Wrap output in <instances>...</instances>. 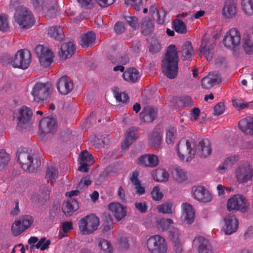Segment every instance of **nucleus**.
Wrapping results in <instances>:
<instances>
[{"mask_svg":"<svg viewBox=\"0 0 253 253\" xmlns=\"http://www.w3.org/2000/svg\"><path fill=\"white\" fill-rule=\"evenodd\" d=\"M178 60L175 45L170 44L167 48L161 65L163 73L168 78L172 79L176 77L178 73Z\"/></svg>","mask_w":253,"mask_h":253,"instance_id":"f257e3e1","label":"nucleus"},{"mask_svg":"<svg viewBox=\"0 0 253 253\" xmlns=\"http://www.w3.org/2000/svg\"><path fill=\"white\" fill-rule=\"evenodd\" d=\"M17 158L21 168L25 171L34 172L41 167L40 157L31 149H19L17 152Z\"/></svg>","mask_w":253,"mask_h":253,"instance_id":"f03ea898","label":"nucleus"},{"mask_svg":"<svg viewBox=\"0 0 253 253\" xmlns=\"http://www.w3.org/2000/svg\"><path fill=\"white\" fill-rule=\"evenodd\" d=\"M6 58L8 63H11L14 68L24 70L27 69L31 62V54L26 49L19 50L13 57L7 55Z\"/></svg>","mask_w":253,"mask_h":253,"instance_id":"7ed1b4c3","label":"nucleus"},{"mask_svg":"<svg viewBox=\"0 0 253 253\" xmlns=\"http://www.w3.org/2000/svg\"><path fill=\"white\" fill-rule=\"evenodd\" d=\"M192 144L195 146V141L191 138L188 139L182 138L179 141L177 145V152L180 160L189 162L194 158L196 150L191 147Z\"/></svg>","mask_w":253,"mask_h":253,"instance_id":"20e7f679","label":"nucleus"},{"mask_svg":"<svg viewBox=\"0 0 253 253\" xmlns=\"http://www.w3.org/2000/svg\"><path fill=\"white\" fill-rule=\"evenodd\" d=\"M14 19L19 27L23 29L30 28L35 22L33 13L26 7L18 8L14 14Z\"/></svg>","mask_w":253,"mask_h":253,"instance_id":"39448f33","label":"nucleus"},{"mask_svg":"<svg viewBox=\"0 0 253 253\" xmlns=\"http://www.w3.org/2000/svg\"><path fill=\"white\" fill-rule=\"evenodd\" d=\"M99 225V218L95 214H91L81 218L79 228L83 235H88L97 230Z\"/></svg>","mask_w":253,"mask_h":253,"instance_id":"423d86ee","label":"nucleus"},{"mask_svg":"<svg viewBox=\"0 0 253 253\" xmlns=\"http://www.w3.org/2000/svg\"><path fill=\"white\" fill-rule=\"evenodd\" d=\"M147 246L151 253H166L168 250L166 240L159 235L151 236L147 241Z\"/></svg>","mask_w":253,"mask_h":253,"instance_id":"0eeeda50","label":"nucleus"},{"mask_svg":"<svg viewBox=\"0 0 253 253\" xmlns=\"http://www.w3.org/2000/svg\"><path fill=\"white\" fill-rule=\"evenodd\" d=\"M249 205L245 197L240 194H236L228 200L227 209L229 211L235 210L245 212L248 211Z\"/></svg>","mask_w":253,"mask_h":253,"instance_id":"6e6552de","label":"nucleus"},{"mask_svg":"<svg viewBox=\"0 0 253 253\" xmlns=\"http://www.w3.org/2000/svg\"><path fill=\"white\" fill-rule=\"evenodd\" d=\"M50 89L51 85L48 83L36 84L32 91L35 101L40 102L46 100L49 95Z\"/></svg>","mask_w":253,"mask_h":253,"instance_id":"1a4fd4ad","label":"nucleus"},{"mask_svg":"<svg viewBox=\"0 0 253 253\" xmlns=\"http://www.w3.org/2000/svg\"><path fill=\"white\" fill-rule=\"evenodd\" d=\"M35 52L39 57L41 65L44 67H47L53 61V53L48 48L42 45H38L35 48Z\"/></svg>","mask_w":253,"mask_h":253,"instance_id":"9d476101","label":"nucleus"},{"mask_svg":"<svg viewBox=\"0 0 253 253\" xmlns=\"http://www.w3.org/2000/svg\"><path fill=\"white\" fill-rule=\"evenodd\" d=\"M241 34L236 28H231L224 35L223 43L230 49H234L238 46L241 41Z\"/></svg>","mask_w":253,"mask_h":253,"instance_id":"9b49d317","label":"nucleus"},{"mask_svg":"<svg viewBox=\"0 0 253 253\" xmlns=\"http://www.w3.org/2000/svg\"><path fill=\"white\" fill-rule=\"evenodd\" d=\"M193 246L197 253H213V249L208 240L202 236L195 237Z\"/></svg>","mask_w":253,"mask_h":253,"instance_id":"f8f14e48","label":"nucleus"},{"mask_svg":"<svg viewBox=\"0 0 253 253\" xmlns=\"http://www.w3.org/2000/svg\"><path fill=\"white\" fill-rule=\"evenodd\" d=\"M224 225L223 229L225 234L231 235L236 232L239 227L238 220L236 216L230 213L224 218Z\"/></svg>","mask_w":253,"mask_h":253,"instance_id":"ddd939ff","label":"nucleus"},{"mask_svg":"<svg viewBox=\"0 0 253 253\" xmlns=\"http://www.w3.org/2000/svg\"><path fill=\"white\" fill-rule=\"evenodd\" d=\"M56 120L52 118H43L39 124V131L41 134L53 133L56 129Z\"/></svg>","mask_w":253,"mask_h":253,"instance_id":"4468645a","label":"nucleus"},{"mask_svg":"<svg viewBox=\"0 0 253 253\" xmlns=\"http://www.w3.org/2000/svg\"><path fill=\"white\" fill-rule=\"evenodd\" d=\"M236 175L239 182H246L253 177L252 169L248 164L240 166L236 170Z\"/></svg>","mask_w":253,"mask_h":253,"instance_id":"2eb2a0df","label":"nucleus"},{"mask_svg":"<svg viewBox=\"0 0 253 253\" xmlns=\"http://www.w3.org/2000/svg\"><path fill=\"white\" fill-rule=\"evenodd\" d=\"M221 81L220 73L218 71H213L209 73L208 76L202 79V87L206 89H209L219 84Z\"/></svg>","mask_w":253,"mask_h":253,"instance_id":"dca6fc26","label":"nucleus"},{"mask_svg":"<svg viewBox=\"0 0 253 253\" xmlns=\"http://www.w3.org/2000/svg\"><path fill=\"white\" fill-rule=\"evenodd\" d=\"M57 88L61 94L66 95L73 89V82L70 77L63 76L58 80Z\"/></svg>","mask_w":253,"mask_h":253,"instance_id":"f3484780","label":"nucleus"},{"mask_svg":"<svg viewBox=\"0 0 253 253\" xmlns=\"http://www.w3.org/2000/svg\"><path fill=\"white\" fill-rule=\"evenodd\" d=\"M195 148L201 158H206L209 156L212 152L211 143L208 139H199L198 143L195 145Z\"/></svg>","mask_w":253,"mask_h":253,"instance_id":"a211bd4d","label":"nucleus"},{"mask_svg":"<svg viewBox=\"0 0 253 253\" xmlns=\"http://www.w3.org/2000/svg\"><path fill=\"white\" fill-rule=\"evenodd\" d=\"M237 3L234 0H226L222 10L223 16L226 19H233L237 12Z\"/></svg>","mask_w":253,"mask_h":253,"instance_id":"6ab92c4d","label":"nucleus"},{"mask_svg":"<svg viewBox=\"0 0 253 253\" xmlns=\"http://www.w3.org/2000/svg\"><path fill=\"white\" fill-rule=\"evenodd\" d=\"M193 194L197 201L208 203L212 199L211 194L203 186H195L193 188Z\"/></svg>","mask_w":253,"mask_h":253,"instance_id":"aec40b11","label":"nucleus"},{"mask_svg":"<svg viewBox=\"0 0 253 253\" xmlns=\"http://www.w3.org/2000/svg\"><path fill=\"white\" fill-rule=\"evenodd\" d=\"M214 42H211L206 40H203L198 49L200 53H203L208 61H211L214 54Z\"/></svg>","mask_w":253,"mask_h":253,"instance_id":"412c9836","label":"nucleus"},{"mask_svg":"<svg viewBox=\"0 0 253 253\" xmlns=\"http://www.w3.org/2000/svg\"><path fill=\"white\" fill-rule=\"evenodd\" d=\"M157 116V111L152 106H147L144 107L139 114L140 119L145 123L153 122Z\"/></svg>","mask_w":253,"mask_h":253,"instance_id":"4be33fe9","label":"nucleus"},{"mask_svg":"<svg viewBox=\"0 0 253 253\" xmlns=\"http://www.w3.org/2000/svg\"><path fill=\"white\" fill-rule=\"evenodd\" d=\"M138 137L137 128L134 127L129 128L126 131L125 139L122 143V149H127Z\"/></svg>","mask_w":253,"mask_h":253,"instance_id":"5701e85b","label":"nucleus"},{"mask_svg":"<svg viewBox=\"0 0 253 253\" xmlns=\"http://www.w3.org/2000/svg\"><path fill=\"white\" fill-rule=\"evenodd\" d=\"M32 114L31 110L26 106L20 108L17 117V127H21L22 125L29 123L31 120Z\"/></svg>","mask_w":253,"mask_h":253,"instance_id":"b1692460","label":"nucleus"},{"mask_svg":"<svg viewBox=\"0 0 253 253\" xmlns=\"http://www.w3.org/2000/svg\"><path fill=\"white\" fill-rule=\"evenodd\" d=\"M239 127L246 135H253V117H247L241 120L238 123Z\"/></svg>","mask_w":253,"mask_h":253,"instance_id":"393cba45","label":"nucleus"},{"mask_svg":"<svg viewBox=\"0 0 253 253\" xmlns=\"http://www.w3.org/2000/svg\"><path fill=\"white\" fill-rule=\"evenodd\" d=\"M108 208L118 221L121 220L126 214V207L119 203H110L108 205Z\"/></svg>","mask_w":253,"mask_h":253,"instance_id":"a878e982","label":"nucleus"},{"mask_svg":"<svg viewBox=\"0 0 253 253\" xmlns=\"http://www.w3.org/2000/svg\"><path fill=\"white\" fill-rule=\"evenodd\" d=\"M137 164L145 167L154 168L158 165L159 160L154 155H144L138 159Z\"/></svg>","mask_w":253,"mask_h":253,"instance_id":"bb28decb","label":"nucleus"},{"mask_svg":"<svg viewBox=\"0 0 253 253\" xmlns=\"http://www.w3.org/2000/svg\"><path fill=\"white\" fill-rule=\"evenodd\" d=\"M76 48L72 42H68L62 44L59 51L60 57L63 59L70 58L74 53Z\"/></svg>","mask_w":253,"mask_h":253,"instance_id":"cd10ccee","label":"nucleus"},{"mask_svg":"<svg viewBox=\"0 0 253 253\" xmlns=\"http://www.w3.org/2000/svg\"><path fill=\"white\" fill-rule=\"evenodd\" d=\"M79 208L77 201L74 198H70L63 205L62 210L66 216H71Z\"/></svg>","mask_w":253,"mask_h":253,"instance_id":"c85d7f7f","label":"nucleus"},{"mask_svg":"<svg viewBox=\"0 0 253 253\" xmlns=\"http://www.w3.org/2000/svg\"><path fill=\"white\" fill-rule=\"evenodd\" d=\"M183 210V215L184 222L190 224L192 223L195 219V212L192 207L187 203H183L182 205Z\"/></svg>","mask_w":253,"mask_h":253,"instance_id":"c756f323","label":"nucleus"},{"mask_svg":"<svg viewBox=\"0 0 253 253\" xmlns=\"http://www.w3.org/2000/svg\"><path fill=\"white\" fill-rule=\"evenodd\" d=\"M124 79L128 82L135 83L140 77L139 72L134 68H129L123 73Z\"/></svg>","mask_w":253,"mask_h":253,"instance_id":"7c9ffc66","label":"nucleus"},{"mask_svg":"<svg viewBox=\"0 0 253 253\" xmlns=\"http://www.w3.org/2000/svg\"><path fill=\"white\" fill-rule=\"evenodd\" d=\"M193 52V48L191 43L189 41L185 42L181 47L182 60L185 61H187V63L190 62Z\"/></svg>","mask_w":253,"mask_h":253,"instance_id":"2f4dec72","label":"nucleus"},{"mask_svg":"<svg viewBox=\"0 0 253 253\" xmlns=\"http://www.w3.org/2000/svg\"><path fill=\"white\" fill-rule=\"evenodd\" d=\"M81 38V45L82 47L87 48L91 46L94 43L96 36L93 32L90 31L82 35Z\"/></svg>","mask_w":253,"mask_h":253,"instance_id":"473e14b6","label":"nucleus"},{"mask_svg":"<svg viewBox=\"0 0 253 253\" xmlns=\"http://www.w3.org/2000/svg\"><path fill=\"white\" fill-rule=\"evenodd\" d=\"M154 29V23L151 19L148 17L143 18L141 24V33L144 35H147L152 33Z\"/></svg>","mask_w":253,"mask_h":253,"instance_id":"72a5a7b5","label":"nucleus"},{"mask_svg":"<svg viewBox=\"0 0 253 253\" xmlns=\"http://www.w3.org/2000/svg\"><path fill=\"white\" fill-rule=\"evenodd\" d=\"M154 179L156 181L164 182L169 180V172L164 169L158 168L153 172L152 174Z\"/></svg>","mask_w":253,"mask_h":253,"instance_id":"f704fd0d","label":"nucleus"},{"mask_svg":"<svg viewBox=\"0 0 253 253\" xmlns=\"http://www.w3.org/2000/svg\"><path fill=\"white\" fill-rule=\"evenodd\" d=\"M48 35L58 41H62L64 39L65 36L61 27H51L48 30Z\"/></svg>","mask_w":253,"mask_h":253,"instance_id":"c9c22d12","label":"nucleus"},{"mask_svg":"<svg viewBox=\"0 0 253 253\" xmlns=\"http://www.w3.org/2000/svg\"><path fill=\"white\" fill-rule=\"evenodd\" d=\"M149 142L154 148H160L162 143V134L158 131H154L149 137Z\"/></svg>","mask_w":253,"mask_h":253,"instance_id":"e433bc0d","label":"nucleus"},{"mask_svg":"<svg viewBox=\"0 0 253 253\" xmlns=\"http://www.w3.org/2000/svg\"><path fill=\"white\" fill-rule=\"evenodd\" d=\"M58 171L57 169L52 166H48L46 169L45 178L47 182L52 185L58 177Z\"/></svg>","mask_w":253,"mask_h":253,"instance_id":"4c0bfd02","label":"nucleus"},{"mask_svg":"<svg viewBox=\"0 0 253 253\" xmlns=\"http://www.w3.org/2000/svg\"><path fill=\"white\" fill-rule=\"evenodd\" d=\"M139 173L138 171H134L132 173L130 177L131 182L135 185L136 189V193L139 195H142L145 193V188L140 185V181L138 178Z\"/></svg>","mask_w":253,"mask_h":253,"instance_id":"58836bf2","label":"nucleus"},{"mask_svg":"<svg viewBox=\"0 0 253 253\" xmlns=\"http://www.w3.org/2000/svg\"><path fill=\"white\" fill-rule=\"evenodd\" d=\"M98 245L103 253H112L113 252V247L107 240L99 238Z\"/></svg>","mask_w":253,"mask_h":253,"instance_id":"ea45409f","label":"nucleus"},{"mask_svg":"<svg viewBox=\"0 0 253 253\" xmlns=\"http://www.w3.org/2000/svg\"><path fill=\"white\" fill-rule=\"evenodd\" d=\"M241 6L246 14L253 15V0H242Z\"/></svg>","mask_w":253,"mask_h":253,"instance_id":"a19ab883","label":"nucleus"},{"mask_svg":"<svg viewBox=\"0 0 253 253\" xmlns=\"http://www.w3.org/2000/svg\"><path fill=\"white\" fill-rule=\"evenodd\" d=\"M157 209L159 212L164 214L171 213L174 210L173 204L169 202L158 206Z\"/></svg>","mask_w":253,"mask_h":253,"instance_id":"79ce46f5","label":"nucleus"},{"mask_svg":"<svg viewBox=\"0 0 253 253\" xmlns=\"http://www.w3.org/2000/svg\"><path fill=\"white\" fill-rule=\"evenodd\" d=\"M173 26L176 32L184 34L187 32L186 26L183 21L179 19L173 21Z\"/></svg>","mask_w":253,"mask_h":253,"instance_id":"37998d69","label":"nucleus"},{"mask_svg":"<svg viewBox=\"0 0 253 253\" xmlns=\"http://www.w3.org/2000/svg\"><path fill=\"white\" fill-rule=\"evenodd\" d=\"M148 48L150 52L155 53L159 52L161 49V45L157 39L152 38L148 42Z\"/></svg>","mask_w":253,"mask_h":253,"instance_id":"c03bdc74","label":"nucleus"},{"mask_svg":"<svg viewBox=\"0 0 253 253\" xmlns=\"http://www.w3.org/2000/svg\"><path fill=\"white\" fill-rule=\"evenodd\" d=\"M10 156L4 149L0 150V170L7 167L10 160Z\"/></svg>","mask_w":253,"mask_h":253,"instance_id":"a18cd8bd","label":"nucleus"},{"mask_svg":"<svg viewBox=\"0 0 253 253\" xmlns=\"http://www.w3.org/2000/svg\"><path fill=\"white\" fill-rule=\"evenodd\" d=\"M103 231L108 232L113 228V219L110 214L106 213H104L103 215Z\"/></svg>","mask_w":253,"mask_h":253,"instance_id":"49530a36","label":"nucleus"},{"mask_svg":"<svg viewBox=\"0 0 253 253\" xmlns=\"http://www.w3.org/2000/svg\"><path fill=\"white\" fill-rule=\"evenodd\" d=\"M238 156H230L227 158L224 161L222 165L219 166L218 168L221 169H227L229 167H231L234 165L238 160Z\"/></svg>","mask_w":253,"mask_h":253,"instance_id":"de8ad7c7","label":"nucleus"},{"mask_svg":"<svg viewBox=\"0 0 253 253\" xmlns=\"http://www.w3.org/2000/svg\"><path fill=\"white\" fill-rule=\"evenodd\" d=\"M50 244V241L49 240H47L45 238L43 237L41 239L36 245H31L30 248L32 249L35 247L37 249H40L41 251H43L47 249Z\"/></svg>","mask_w":253,"mask_h":253,"instance_id":"09e8293b","label":"nucleus"},{"mask_svg":"<svg viewBox=\"0 0 253 253\" xmlns=\"http://www.w3.org/2000/svg\"><path fill=\"white\" fill-rule=\"evenodd\" d=\"M173 223L172 219L170 218L161 219L157 221V226L159 229L165 231L169 228V226Z\"/></svg>","mask_w":253,"mask_h":253,"instance_id":"8fccbe9b","label":"nucleus"},{"mask_svg":"<svg viewBox=\"0 0 253 253\" xmlns=\"http://www.w3.org/2000/svg\"><path fill=\"white\" fill-rule=\"evenodd\" d=\"M113 94L116 100L119 102L126 103L129 100L128 95L125 92H119L117 87H115L113 90Z\"/></svg>","mask_w":253,"mask_h":253,"instance_id":"3c124183","label":"nucleus"},{"mask_svg":"<svg viewBox=\"0 0 253 253\" xmlns=\"http://www.w3.org/2000/svg\"><path fill=\"white\" fill-rule=\"evenodd\" d=\"M169 237L172 242L175 245H178L180 242V233L178 229L173 228L169 231Z\"/></svg>","mask_w":253,"mask_h":253,"instance_id":"603ef678","label":"nucleus"},{"mask_svg":"<svg viewBox=\"0 0 253 253\" xmlns=\"http://www.w3.org/2000/svg\"><path fill=\"white\" fill-rule=\"evenodd\" d=\"M25 230L21 225L20 220H15L11 226V232L15 236H17L21 234Z\"/></svg>","mask_w":253,"mask_h":253,"instance_id":"864d4df0","label":"nucleus"},{"mask_svg":"<svg viewBox=\"0 0 253 253\" xmlns=\"http://www.w3.org/2000/svg\"><path fill=\"white\" fill-rule=\"evenodd\" d=\"M79 162L92 164L94 162L92 155L87 151L82 152L79 156Z\"/></svg>","mask_w":253,"mask_h":253,"instance_id":"5fc2aeb1","label":"nucleus"},{"mask_svg":"<svg viewBox=\"0 0 253 253\" xmlns=\"http://www.w3.org/2000/svg\"><path fill=\"white\" fill-rule=\"evenodd\" d=\"M8 16L4 13L0 14V31L5 32L8 31L9 27L8 22Z\"/></svg>","mask_w":253,"mask_h":253,"instance_id":"6e6d98bb","label":"nucleus"},{"mask_svg":"<svg viewBox=\"0 0 253 253\" xmlns=\"http://www.w3.org/2000/svg\"><path fill=\"white\" fill-rule=\"evenodd\" d=\"M19 220L25 231L31 226L34 221L33 217L28 215L21 216Z\"/></svg>","mask_w":253,"mask_h":253,"instance_id":"4d7b16f0","label":"nucleus"},{"mask_svg":"<svg viewBox=\"0 0 253 253\" xmlns=\"http://www.w3.org/2000/svg\"><path fill=\"white\" fill-rule=\"evenodd\" d=\"M176 136V130L174 127H170L167 132L166 141L168 144H172Z\"/></svg>","mask_w":253,"mask_h":253,"instance_id":"13d9d810","label":"nucleus"},{"mask_svg":"<svg viewBox=\"0 0 253 253\" xmlns=\"http://www.w3.org/2000/svg\"><path fill=\"white\" fill-rule=\"evenodd\" d=\"M174 178L179 182H182L187 179L186 172L182 169L176 168L174 170Z\"/></svg>","mask_w":253,"mask_h":253,"instance_id":"bf43d9fd","label":"nucleus"},{"mask_svg":"<svg viewBox=\"0 0 253 253\" xmlns=\"http://www.w3.org/2000/svg\"><path fill=\"white\" fill-rule=\"evenodd\" d=\"M243 46L247 54L250 55L253 53V42L248 37L245 38Z\"/></svg>","mask_w":253,"mask_h":253,"instance_id":"052dcab7","label":"nucleus"},{"mask_svg":"<svg viewBox=\"0 0 253 253\" xmlns=\"http://www.w3.org/2000/svg\"><path fill=\"white\" fill-rule=\"evenodd\" d=\"M151 195L153 200L156 201L161 200L163 197V194L160 192L158 186H155L153 188Z\"/></svg>","mask_w":253,"mask_h":253,"instance_id":"680f3d73","label":"nucleus"},{"mask_svg":"<svg viewBox=\"0 0 253 253\" xmlns=\"http://www.w3.org/2000/svg\"><path fill=\"white\" fill-rule=\"evenodd\" d=\"M125 3L127 5H133L137 11H139L142 7V0H125Z\"/></svg>","mask_w":253,"mask_h":253,"instance_id":"e2e57ef3","label":"nucleus"},{"mask_svg":"<svg viewBox=\"0 0 253 253\" xmlns=\"http://www.w3.org/2000/svg\"><path fill=\"white\" fill-rule=\"evenodd\" d=\"M79 5L85 9H91L93 7V0H77Z\"/></svg>","mask_w":253,"mask_h":253,"instance_id":"0e129e2a","label":"nucleus"},{"mask_svg":"<svg viewBox=\"0 0 253 253\" xmlns=\"http://www.w3.org/2000/svg\"><path fill=\"white\" fill-rule=\"evenodd\" d=\"M125 19L128 24L134 29H136L139 27L138 20L135 16H125Z\"/></svg>","mask_w":253,"mask_h":253,"instance_id":"69168bd1","label":"nucleus"},{"mask_svg":"<svg viewBox=\"0 0 253 253\" xmlns=\"http://www.w3.org/2000/svg\"><path fill=\"white\" fill-rule=\"evenodd\" d=\"M179 102L182 106H189L193 105L192 99L188 95H183L180 97Z\"/></svg>","mask_w":253,"mask_h":253,"instance_id":"338daca9","label":"nucleus"},{"mask_svg":"<svg viewBox=\"0 0 253 253\" xmlns=\"http://www.w3.org/2000/svg\"><path fill=\"white\" fill-rule=\"evenodd\" d=\"M135 208L141 213H145L146 212L148 206L146 202H136L135 203Z\"/></svg>","mask_w":253,"mask_h":253,"instance_id":"774afa93","label":"nucleus"}]
</instances>
